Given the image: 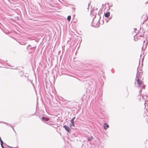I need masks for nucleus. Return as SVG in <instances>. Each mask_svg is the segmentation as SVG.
Wrapping results in <instances>:
<instances>
[{
  "label": "nucleus",
  "mask_w": 148,
  "mask_h": 148,
  "mask_svg": "<svg viewBox=\"0 0 148 148\" xmlns=\"http://www.w3.org/2000/svg\"><path fill=\"white\" fill-rule=\"evenodd\" d=\"M13 130H14V128L13 129Z\"/></svg>",
  "instance_id": "obj_17"
},
{
  "label": "nucleus",
  "mask_w": 148,
  "mask_h": 148,
  "mask_svg": "<svg viewBox=\"0 0 148 148\" xmlns=\"http://www.w3.org/2000/svg\"><path fill=\"white\" fill-rule=\"evenodd\" d=\"M42 120L43 121H49V119L47 117L43 116L42 117Z\"/></svg>",
  "instance_id": "obj_3"
},
{
  "label": "nucleus",
  "mask_w": 148,
  "mask_h": 148,
  "mask_svg": "<svg viewBox=\"0 0 148 148\" xmlns=\"http://www.w3.org/2000/svg\"><path fill=\"white\" fill-rule=\"evenodd\" d=\"M93 138L92 136H90V137H88V138L87 140L88 141H91L92 140Z\"/></svg>",
  "instance_id": "obj_8"
},
{
  "label": "nucleus",
  "mask_w": 148,
  "mask_h": 148,
  "mask_svg": "<svg viewBox=\"0 0 148 148\" xmlns=\"http://www.w3.org/2000/svg\"><path fill=\"white\" fill-rule=\"evenodd\" d=\"M67 19L69 21H70L71 19V16H69L67 17Z\"/></svg>",
  "instance_id": "obj_9"
},
{
  "label": "nucleus",
  "mask_w": 148,
  "mask_h": 148,
  "mask_svg": "<svg viewBox=\"0 0 148 148\" xmlns=\"http://www.w3.org/2000/svg\"><path fill=\"white\" fill-rule=\"evenodd\" d=\"M71 123L70 124V126H71L72 125L73 127H74L75 126V123L74 121L71 120Z\"/></svg>",
  "instance_id": "obj_6"
},
{
  "label": "nucleus",
  "mask_w": 148,
  "mask_h": 148,
  "mask_svg": "<svg viewBox=\"0 0 148 148\" xmlns=\"http://www.w3.org/2000/svg\"><path fill=\"white\" fill-rule=\"evenodd\" d=\"M75 119V117H74L71 120H72L73 121H74V119Z\"/></svg>",
  "instance_id": "obj_13"
},
{
  "label": "nucleus",
  "mask_w": 148,
  "mask_h": 148,
  "mask_svg": "<svg viewBox=\"0 0 148 148\" xmlns=\"http://www.w3.org/2000/svg\"><path fill=\"white\" fill-rule=\"evenodd\" d=\"M90 14L91 15L93 16L94 18H95L97 15V13L96 12L93 10H92L91 11Z\"/></svg>",
  "instance_id": "obj_2"
},
{
  "label": "nucleus",
  "mask_w": 148,
  "mask_h": 148,
  "mask_svg": "<svg viewBox=\"0 0 148 148\" xmlns=\"http://www.w3.org/2000/svg\"><path fill=\"white\" fill-rule=\"evenodd\" d=\"M13 148H18L17 147H13Z\"/></svg>",
  "instance_id": "obj_15"
},
{
  "label": "nucleus",
  "mask_w": 148,
  "mask_h": 148,
  "mask_svg": "<svg viewBox=\"0 0 148 148\" xmlns=\"http://www.w3.org/2000/svg\"><path fill=\"white\" fill-rule=\"evenodd\" d=\"M109 127V125L107 123H104L103 125V128L104 130H106Z\"/></svg>",
  "instance_id": "obj_4"
},
{
  "label": "nucleus",
  "mask_w": 148,
  "mask_h": 148,
  "mask_svg": "<svg viewBox=\"0 0 148 148\" xmlns=\"http://www.w3.org/2000/svg\"><path fill=\"white\" fill-rule=\"evenodd\" d=\"M137 83L138 85V86H140V85L142 84V81L141 80H140L138 78L137 79Z\"/></svg>",
  "instance_id": "obj_5"
},
{
  "label": "nucleus",
  "mask_w": 148,
  "mask_h": 148,
  "mask_svg": "<svg viewBox=\"0 0 148 148\" xmlns=\"http://www.w3.org/2000/svg\"><path fill=\"white\" fill-rule=\"evenodd\" d=\"M63 127L68 132H69L71 131V130L69 127L66 125L63 126Z\"/></svg>",
  "instance_id": "obj_1"
},
{
  "label": "nucleus",
  "mask_w": 148,
  "mask_h": 148,
  "mask_svg": "<svg viewBox=\"0 0 148 148\" xmlns=\"http://www.w3.org/2000/svg\"><path fill=\"white\" fill-rule=\"evenodd\" d=\"M5 145H6L8 147H6V148H13V147H11L8 146V145H6L5 144Z\"/></svg>",
  "instance_id": "obj_12"
},
{
  "label": "nucleus",
  "mask_w": 148,
  "mask_h": 148,
  "mask_svg": "<svg viewBox=\"0 0 148 148\" xmlns=\"http://www.w3.org/2000/svg\"><path fill=\"white\" fill-rule=\"evenodd\" d=\"M1 146L2 148H4L3 146Z\"/></svg>",
  "instance_id": "obj_14"
},
{
  "label": "nucleus",
  "mask_w": 148,
  "mask_h": 148,
  "mask_svg": "<svg viewBox=\"0 0 148 148\" xmlns=\"http://www.w3.org/2000/svg\"><path fill=\"white\" fill-rule=\"evenodd\" d=\"M106 22L107 23L108 22V21H106Z\"/></svg>",
  "instance_id": "obj_16"
},
{
  "label": "nucleus",
  "mask_w": 148,
  "mask_h": 148,
  "mask_svg": "<svg viewBox=\"0 0 148 148\" xmlns=\"http://www.w3.org/2000/svg\"><path fill=\"white\" fill-rule=\"evenodd\" d=\"M0 141L1 143V146H3V142L2 140H1Z\"/></svg>",
  "instance_id": "obj_11"
},
{
  "label": "nucleus",
  "mask_w": 148,
  "mask_h": 148,
  "mask_svg": "<svg viewBox=\"0 0 148 148\" xmlns=\"http://www.w3.org/2000/svg\"><path fill=\"white\" fill-rule=\"evenodd\" d=\"M31 46L30 45H29L28 47H27V49H29V48L28 47H30ZM35 48V47H31L30 48V49L32 50V49Z\"/></svg>",
  "instance_id": "obj_10"
},
{
  "label": "nucleus",
  "mask_w": 148,
  "mask_h": 148,
  "mask_svg": "<svg viewBox=\"0 0 148 148\" xmlns=\"http://www.w3.org/2000/svg\"><path fill=\"white\" fill-rule=\"evenodd\" d=\"M110 15V13L109 12H107L105 14V16L106 18L108 17Z\"/></svg>",
  "instance_id": "obj_7"
}]
</instances>
